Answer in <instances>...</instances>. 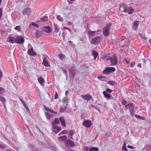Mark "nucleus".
<instances>
[{
  "label": "nucleus",
  "instance_id": "nucleus-1",
  "mask_svg": "<svg viewBox=\"0 0 151 151\" xmlns=\"http://www.w3.org/2000/svg\"><path fill=\"white\" fill-rule=\"evenodd\" d=\"M112 24L109 23L106 25V26L103 29V33L104 36L106 37L109 35V32Z\"/></svg>",
  "mask_w": 151,
  "mask_h": 151
},
{
  "label": "nucleus",
  "instance_id": "nucleus-2",
  "mask_svg": "<svg viewBox=\"0 0 151 151\" xmlns=\"http://www.w3.org/2000/svg\"><path fill=\"white\" fill-rule=\"evenodd\" d=\"M108 59V60H110L111 66L115 65L117 63V58L115 55L112 57H109Z\"/></svg>",
  "mask_w": 151,
  "mask_h": 151
},
{
  "label": "nucleus",
  "instance_id": "nucleus-3",
  "mask_svg": "<svg viewBox=\"0 0 151 151\" xmlns=\"http://www.w3.org/2000/svg\"><path fill=\"white\" fill-rule=\"evenodd\" d=\"M125 107L127 109H129V111L131 116H133L135 113V111H134V106L133 104L132 103H129L126 105Z\"/></svg>",
  "mask_w": 151,
  "mask_h": 151
},
{
  "label": "nucleus",
  "instance_id": "nucleus-4",
  "mask_svg": "<svg viewBox=\"0 0 151 151\" xmlns=\"http://www.w3.org/2000/svg\"><path fill=\"white\" fill-rule=\"evenodd\" d=\"M116 70L115 68L111 67L106 68L103 71V73L106 75H108L111 73L114 72Z\"/></svg>",
  "mask_w": 151,
  "mask_h": 151
},
{
  "label": "nucleus",
  "instance_id": "nucleus-5",
  "mask_svg": "<svg viewBox=\"0 0 151 151\" xmlns=\"http://www.w3.org/2000/svg\"><path fill=\"white\" fill-rule=\"evenodd\" d=\"M101 37L97 36L91 39V44L97 45L101 42Z\"/></svg>",
  "mask_w": 151,
  "mask_h": 151
},
{
  "label": "nucleus",
  "instance_id": "nucleus-6",
  "mask_svg": "<svg viewBox=\"0 0 151 151\" xmlns=\"http://www.w3.org/2000/svg\"><path fill=\"white\" fill-rule=\"evenodd\" d=\"M28 48H30V49H29L27 51V54L28 55H30L32 56H34L37 55V53L33 51V48L30 44H29L28 45Z\"/></svg>",
  "mask_w": 151,
  "mask_h": 151
},
{
  "label": "nucleus",
  "instance_id": "nucleus-7",
  "mask_svg": "<svg viewBox=\"0 0 151 151\" xmlns=\"http://www.w3.org/2000/svg\"><path fill=\"white\" fill-rule=\"evenodd\" d=\"M69 72L70 78H73L76 74V68L75 67H72L69 69Z\"/></svg>",
  "mask_w": 151,
  "mask_h": 151
},
{
  "label": "nucleus",
  "instance_id": "nucleus-8",
  "mask_svg": "<svg viewBox=\"0 0 151 151\" xmlns=\"http://www.w3.org/2000/svg\"><path fill=\"white\" fill-rule=\"evenodd\" d=\"M66 146L68 147H72L75 146L73 142L71 140H67L64 142Z\"/></svg>",
  "mask_w": 151,
  "mask_h": 151
},
{
  "label": "nucleus",
  "instance_id": "nucleus-9",
  "mask_svg": "<svg viewBox=\"0 0 151 151\" xmlns=\"http://www.w3.org/2000/svg\"><path fill=\"white\" fill-rule=\"evenodd\" d=\"M6 41L12 44H13L16 43L17 40L16 39V37H15L12 36H9L7 38Z\"/></svg>",
  "mask_w": 151,
  "mask_h": 151
},
{
  "label": "nucleus",
  "instance_id": "nucleus-10",
  "mask_svg": "<svg viewBox=\"0 0 151 151\" xmlns=\"http://www.w3.org/2000/svg\"><path fill=\"white\" fill-rule=\"evenodd\" d=\"M31 13V10L29 8H26L24 9L22 11V14L24 15H27L28 16H29Z\"/></svg>",
  "mask_w": 151,
  "mask_h": 151
},
{
  "label": "nucleus",
  "instance_id": "nucleus-11",
  "mask_svg": "<svg viewBox=\"0 0 151 151\" xmlns=\"http://www.w3.org/2000/svg\"><path fill=\"white\" fill-rule=\"evenodd\" d=\"M17 40L16 43L18 44H21L23 43L24 41L23 38L21 36H17L16 37Z\"/></svg>",
  "mask_w": 151,
  "mask_h": 151
},
{
  "label": "nucleus",
  "instance_id": "nucleus-12",
  "mask_svg": "<svg viewBox=\"0 0 151 151\" xmlns=\"http://www.w3.org/2000/svg\"><path fill=\"white\" fill-rule=\"evenodd\" d=\"M61 130V127L56 126H52V131L53 132L57 134Z\"/></svg>",
  "mask_w": 151,
  "mask_h": 151
},
{
  "label": "nucleus",
  "instance_id": "nucleus-13",
  "mask_svg": "<svg viewBox=\"0 0 151 151\" xmlns=\"http://www.w3.org/2000/svg\"><path fill=\"white\" fill-rule=\"evenodd\" d=\"M92 124L91 121L87 120L85 121L83 123V125L87 128L90 127Z\"/></svg>",
  "mask_w": 151,
  "mask_h": 151
},
{
  "label": "nucleus",
  "instance_id": "nucleus-14",
  "mask_svg": "<svg viewBox=\"0 0 151 151\" xmlns=\"http://www.w3.org/2000/svg\"><path fill=\"white\" fill-rule=\"evenodd\" d=\"M134 11V9L132 7L127 6L124 12H127L129 14H131L133 13Z\"/></svg>",
  "mask_w": 151,
  "mask_h": 151
},
{
  "label": "nucleus",
  "instance_id": "nucleus-15",
  "mask_svg": "<svg viewBox=\"0 0 151 151\" xmlns=\"http://www.w3.org/2000/svg\"><path fill=\"white\" fill-rule=\"evenodd\" d=\"M42 32H44L50 33L51 32V29L49 27H44L42 28Z\"/></svg>",
  "mask_w": 151,
  "mask_h": 151
},
{
  "label": "nucleus",
  "instance_id": "nucleus-16",
  "mask_svg": "<svg viewBox=\"0 0 151 151\" xmlns=\"http://www.w3.org/2000/svg\"><path fill=\"white\" fill-rule=\"evenodd\" d=\"M139 24V22L138 21H137L135 22L133 24L132 28V29L135 30L137 29L138 27Z\"/></svg>",
  "mask_w": 151,
  "mask_h": 151
},
{
  "label": "nucleus",
  "instance_id": "nucleus-17",
  "mask_svg": "<svg viewBox=\"0 0 151 151\" xmlns=\"http://www.w3.org/2000/svg\"><path fill=\"white\" fill-rule=\"evenodd\" d=\"M42 64L47 67L50 66V64L48 63L46 57H45L43 59Z\"/></svg>",
  "mask_w": 151,
  "mask_h": 151
},
{
  "label": "nucleus",
  "instance_id": "nucleus-18",
  "mask_svg": "<svg viewBox=\"0 0 151 151\" xmlns=\"http://www.w3.org/2000/svg\"><path fill=\"white\" fill-rule=\"evenodd\" d=\"M127 6L125 4H122L120 6L119 10L122 12H124Z\"/></svg>",
  "mask_w": 151,
  "mask_h": 151
},
{
  "label": "nucleus",
  "instance_id": "nucleus-19",
  "mask_svg": "<svg viewBox=\"0 0 151 151\" xmlns=\"http://www.w3.org/2000/svg\"><path fill=\"white\" fill-rule=\"evenodd\" d=\"M96 31H92L91 30L88 31V36L89 37H91L96 35Z\"/></svg>",
  "mask_w": 151,
  "mask_h": 151
},
{
  "label": "nucleus",
  "instance_id": "nucleus-20",
  "mask_svg": "<svg viewBox=\"0 0 151 151\" xmlns=\"http://www.w3.org/2000/svg\"><path fill=\"white\" fill-rule=\"evenodd\" d=\"M59 120L61 122L62 125L64 127H65V122L64 117L61 116L59 118Z\"/></svg>",
  "mask_w": 151,
  "mask_h": 151
},
{
  "label": "nucleus",
  "instance_id": "nucleus-21",
  "mask_svg": "<svg viewBox=\"0 0 151 151\" xmlns=\"http://www.w3.org/2000/svg\"><path fill=\"white\" fill-rule=\"evenodd\" d=\"M81 98L87 100H90L91 97V96L89 95H86L84 96L81 95Z\"/></svg>",
  "mask_w": 151,
  "mask_h": 151
},
{
  "label": "nucleus",
  "instance_id": "nucleus-22",
  "mask_svg": "<svg viewBox=\"0 0 151 151\" xmlns=\"http://www.w3.org/2000/svg\"><path fill=\"white\" fill-rule=\"evenodd\" d=\"M59 123V119L58 118H55L53 121L52 124V126H56L55 125H58Z\"/></svg>",
  "mask_w": 151,
  "mask_h": 151
},
{
  "label": "nucleus",
  "instance_id": "nucleus-23",
  "mask_svg": "<svg viewBox=\"0 0 151 151\" xmlns=\"http://www.w3.org/2000/svg\"><path fill=\"white\" fill-rule=\"evenodd\" d=\"M92 55L94 57L93 59L95 60L98 55V53L96 51L93 50L92 51Z\"/></svg>",
  "mask_w": 151,
  "mask_h": 151
},
{
  "label": "nucleus",
  "instance_id": "nucleus-24",
  "mask_svg": "<svg viewBox=\"0 0 151 151\" xmlns=\"http://www.w3.org/2000/svg\"><path fill=\"white\" fill-rule=\"evenodd\" d=\"M58 139L59 140L64 141L65 142L67 140V138L66 136H63L58 137Z\"/></svg>",
  "mask_w": 151,
  "mask_h": 151
},
{
  "label": "nucleus",
  "instance_id": "nucleus-25",
  "mask_svg": "<svg viewBox=\"0 0 151 151\" xmlns=\"http://www.w3.org/2000/svg\"><path fill=\"white\" fill-rule=\"evenodd\" d=\"M75 132L74 130H71L68 133L70 138L71 139H73V136L75 133Z\"/></svg>",
  "mask_w": 151,
  "mask_h": 151
},
{
  "label": "nucleus",
  "instance_id": "nucleus-26",
  "mask_svg": "<svg viewBox=\"0 0 151 151\" xmlns=\"http://www.w3.org/2000/svg\"><path fill=\"white\" fill-rule=\"evenodd\" d=\"M45 115L46 118L49 120H50L51 118L53 116L52 115L49 113L47 112H46Z\"/></svg>",
  "mask_w": 151,
  "mask_h": 151
},
{
  "label": "nucleus",
  "instance_id": "nucleus-27",
  "mask_svg": "<svg viewBox=\"0 0 151 151\" xmlns=\"http://www.w3.org/2000/svg\"><path fill=\"white\" fill-rule=\"evenodd\" d=\"M103 94L104 97L107 98L108 99H110L111 98V95L110 94H108L106 91H104L103 92Z\"/></svg>",
  "mask_w": 151,
  "mask_h": 151
},
{
  "label": "nucleus",
  "instance_id": "nucleus-28",
  "mask_svg": "<svg viewBox=\"0 0 151 151\" xmlns=\"http://www.w3.org/2000/svg\"><path fill=\"white\" fill-rule=\"evenodd\" d=\"M38 80L39 82L41 85H42V83L44 82V79L42 77V76H40L39 78H38Z\"/></svg>",
  "mask_w": 151,
  "mask_h": 151
},
{
  "label": "nucleus",
  "instance_id": "nucleus-29",
  "mask_svg": "<svg viewBox=\"0 0 151 151\" xmlns=\"http://www.w3.org/2000/svg\"><path fill=\"white\" fill-rule=\"evenodd\" d=\"M58 26L56 24H54V29L55 30V31L56 32H58L59 30V28H58Z\"/></svg>",
  "mask_w": 151,
  "mask_h": 151
},
{
  "label": "nucleus",
  "instance_id": "nucleus-30",
  "mask_svg": "<svg viewBox=\"0 0 151 151\" xmlns=\"http://www.w3.org/2000/svg\"><path fill=\"white\" fill-rule=\"evenodd\" d=\"M89 151H99V149L97 147H92L89 149Z\"/></svg>",
  "mask_w": 151,
  "mask_h": 151
},
{
  "label": "nucleus",
  "instance_id": "nucleus-31",
  "mask_svg": "<svg viewBox=\"0 0 151 151\" xmlns=\"http://www.w3.org/2000/svg\"><path fill=\"white\" fill-rule=\"evenodd\" d=\"M57 19L59 21L62 22L63 21V18L60 15L57 16L56 17Z\"/></svg>",
  "mask_w": 151,
  "mask_h": 151
},
{
  "label": "nucleus",
  "instance_id": "nucleus-32",
  "mask_svg": "<svg viewBox=\"0 0 151 151\" xmlns=\"http://www.w3.org/2000/svg\"><path fill=\"white\" fill-rule=\"evenodd\" d=\"M48 17H47L45 16L44 17H42L40 19L42 21L44 22H45V21H47L48 20Z\"/></svg>",
  "mask_w": 151,
  "mask_h": 151
},
{
  "label": "nucleus",
  "instance_id": "nucleus-33",
  "mask_svg": "<svg viewBox=\"0 0 151 151\" xmlns=\"http://www.w3.org/2000/svg\"><path fill=\"white\" fill-rule=\"evenodd\" d=\"M0 100L3 104L5 103L6 100L4 97L1 96H0Z\"/></svg>",
  "mask_w": 151,
  "mask_h": 151
},
{
  "label": "nucleus",
  "instance_id": "nucleus-34",
  "mask_svg": "<svg viewBox=\"0 0 151 151\" xmlns=\"http://www.w3.org/2000/svg\"><path fill=\"white\" fill-rule=\"evenodd\" d=\"M109 54L104 55L103 57V59L104 60L106 59L107 60H108V58L109 57Z\"/></svg>",
  "mask_w": 151,
  "mask_h": 151
},
{
  "label": "nucleus",
  "instance_id": "nucleus-35",
  "mask_svg": "<svg viewBox=\"0 0 151 151\" xmlns=\"http://www.w3.org/2000/svg\"><path fill=\"white\" fill-rule=\"evenodd\" d=\"M68 101V98L65 97L63 99V103H66Z\"/></svg>",
  "mask_w": 151,
  "mask_h": 151
},
{
  "label": "nucleus",
  "instance_id": "nucleus-36",
  "mask_svg": "<svg viewBox=\"0 0 151 151\" xmlns=\"http://www.w3.org/2000/svg\"><path fill=\"white\" fill-rule=\"evenodd\" d=\"M58 56L60 60H63L65 58V56L63 54H59L58 55Z\"/></svg>",
  "mask_w": 151,
  "mask_h": 151
},
{
  "label": "nucleus",
  "instance_id": "nucleus-37",
  "mask_svg": "<svg viewBox=\"0 0 151 151\" xmlns=\"http://www.w3.org/2000/svg\"><path fill=\"white\" fill-rule=\"evenodd\" d=\"M40 33L41 32L39 31H37L36 32V37L37 38H38L40 37Z\"/></svg>",
  "mask_w": 151,
  "mask_h": 151
},
{
  "label": "nucleus",
  "instance_id": "nucleus-38",
  "mask_svg": "<svg viewBox=\"0 0 151 151\" xmlns=\"http://www.w3.org/2000/svg\"><path fill=\"white\" fill-rule=\"evenodd\" d=\"M14 29L17 31L18 32L20 31L21 28L19 26H17L14 27Z\"/></svg>",
  "mask_w": 151,
  "mask_h": 151
},
{
  "label": "nucleus",
  "instance_id": "nucleus-39",
  "mask_svg": "<svg viewBox=\"0 0 151 151\" xmlns=\"http://www.w3.org/2000/svg\"><path fill=\"white\" fill-rule=\"evenodd\" d=\"M122 149L123 150H125V151L127 150V149L126 146V144L125 143H124L123 144V146L122 147Z\"/></svg>",
  "mask_w": 151,
  "mask_h": 151
},
{
  "label": "nucleus",
  "instance_id": "nucleus-40",
  "mask_svg": "<svg viewBox=\"0 0 151 151\" xmlns=\"http://www.w3.org/2000/svg\"><path fill=\"white\" fill-rule=\"evenodd\" d=\"M4 91L3 88L0 87V94H2Z\"/></svg>",
  "mask_w": 151,
  "mask_h": 151
},
{
  "label": "nucleus",
  "instance_id": "nucleus-41",
  "mask_svg": "<svg viewBox=\"0 0 151 151\" xmlns=\"http://www.w3.org/2000/svg\"><path fill=\"white\" fill-rule=\"evenodd\" d=\"M108 83L109 84L113 86L115 84V82L112 81H109L108 82Z\"/></svg>",
  "mask_w": 151,
  "mask_h": 151
},
{
  "label": "nucleus",
  "instance_id": "nucleus-42",
  "mask_svg": "<svg viewBox=\"0 0 151 151\" xmlns=\"http://www.w3.org/2000/svg\"><path fill=\"white\" fill-rule=\"evenodd\" d=\"M105 78V77H104V76H98L97 77V78L99 80H101V81H103L104 80L101 79L102 78Z\"/></svg>",
  "mask_w": 151,
  "mask_h": 151
},
{
  "label": "nucleus",
  "instance_id": "nucleus-43",
  "mask_svg": "<svg viewBox=\"0 0 151 151\" xmlns=\"http://www.w3.org/2000/svg\"><path fill=\"white\" fill-rule=\"evenodd\" d=\"M67 130H65L62 131L60 134V135L62 134H65L66 133Z\"/></svg>",
  "mask_w": 151,
  "mask_h": 151
},
{
  "label": "nucleus",
  "instance_id": "nucleus-44",
  "mask_svg": "<svg viewBox=\"0 0 151 151\" xmlns=\"http://www.w3.org/2000/svg\"><path fill=\"white\" fill-rule=\"evenodd\" d=\"M44 108L45 109V110L47 111H49L50 109V108H49L48 107H47V106H44Z\"/></svg>",
  "mask_w": 151,
  "mask_h": 151
},
{
  "label": "nucleus",
  "instance_id": "nucleus-45",
  "mask_svg": "<svg viewBox=\"0 0 151 151\" xmlns=\"http://www.w3.org/2000/svg\"><path fill=\"white\" fill-rule=\"evenodd\" d=\"M122 103L123 105H125L127 104V102L124 99H123L122 101Z\"/></svg>",
  "mask_w": 151,
  "mask_h": 151
},
{
  "label": "nucleus",
  "instance_id": "nucleus-46",
  "mask_svg": "<svg viewBox=\"0 0 151 151\" xmlns=\"http://www.w3.org/2000/svg\"><path fill=\"white\" fill-rule=\"evenodd\" d=\"M105 91L106 92H107L109 93H111L112 91V90L111 89L109 88H107L106 89Z\"/></svg>",
  "mask_w": 151,
  "mask_h": 151
},
{
  "label": "nucleus",
  "instance_id": "nucleus-47",
  "mask_svg": "<svg viewBox=\"0 0 151 151\" xmlns=\"http://www.w3.org/2000/svg\"><path fill=\"white\" fill-rule=\"evenodd\" d=\"M2 10L3 9L2 8H0V18L2 16Z\"/></svg>",
  "mask_w": 151,
  "mask_h": 151
},
{
  "label": "nucleus",
  "instance_id": "nucleus-48",
  "mask_svg": "<svg viewBox=\"0 0 151 151\" xmlns=\"http://www.w3.org/2000/svg\"><path fill=\"white\" fill-rule=\"evenodd\" d=\"M58 98V94L57 92H56L55 95V97H54L55 99H57Z\"/></svg>",
  "mask_w": 151,
  "mask_h": 151
},
{
  "label": "nucleus",
  "instance_id": "nucleus-49",
  "mask_svg": "<svg viewBox=\"0 0 151 151\" xmlns=\"http://www.w3.org/2000/svg\"><path fill=\"white\" fill-rule=\"evenodd\" d=\"M135 116L136 117L137 119H143V117H142L141 116H140L138 115H135Z\"/></svg>",
  "mask_w": 151,
  "mask_h": 151
},
{
  "label": "nucleus",
  "instance_id": "nucleus-50",
  "mask_svg": "<svg viewBox=\"0 0 151 151\" xmlns=\"http://www.w3.org/2000/svg\"><path fill=\"white\" fill-rule=\"evenodd\" d=\"M31 24H32V26H34V27H37V28H38V27H39L38 25H37V24H35V23H34V22L32 23Z\"/></svg>",
  "mask_w": 151,
  "mask_h": 151
},
{
  "label": "nucleus",
  "instance_id": "nucleus-51",
  "mask_svg": "<svg viewBox=\"0 0 151 151\" xmlns=\"http://www.w3.org/2000/svg\"><path fill=\"white\" fill-rule=\"evenodd\" d=\"M50 112H51L52 113H54V114H57V112H55V111H54L53 109H50V110L49 111Z\"/></svg>",
  "mask_w": 151,
  "mask_h": 151
},
{
  "label": "nucleus",
  "instance_id": "nucleus-52",
  "mask_svg": "<svg viewBox=\"0 0 151 151\" xmlns=\"http://www.w3.org/2000/svg\"><path fill=\"white\" fill-rule=\"evenodd\" d=\"M23 105L24 106V107L25 108H26V109L27 110V111H29V108L26 105V104H25V103L24 104H23Z\"/></svg>",
  "mask_w": 151,
  "mask_h": 151
},
{
  "label": "nucleus",
  "instance_id": "nucleus-53",
  "mask_svg": "<svg viewBox=\"0 0 151 151\" xmlns=\"http://www.w3.org/2000/svg\"><path fill=\"white\" fill-rule=\"evenodd\" d=\"M135 63L134 62H132L130 63V65L132 67H133L135 65Z\"/></svg>",
  "mask_w": 151,
  "mask_h": 151
},
{
  "label": "nucleus",
  "instance_id": "nucleus-54",
  "mask_svg": "<svg viewBox=\"0 0 151 151\" xmlns=\"http://www.w3.org/2000/svg\"><path fill=\"white\" fill-rule=\"evenodd\" d=\"M65 109L61 107L60 109V112L61 113L63 112L64 111H65Z\"/></svg>",
  "mask_w": 151,
  "mask_h": 151
},
{
  "label": "nucleus",
  "instance_id": "nucleus-55",
  "mask_svg": "<svg viewBox=\"0 0 151 151\" xmlns=\"http://www.w3.org/2000/svg\"><path fill=\"white\" fill-rule=\"evenodd\" d=\"M3 76V73L2 72L0 71V81H1V78Z\"/></svg>",
  "mask_w": 151,
  "mask_h": 151
},
{
  "label": "nucleus",
  "instance_id": "nucleus-56",
  "mask_svg": "<svg viewBox=\"0 0 151 151\" xmlns=\"http://www.w3.org/2000/svg\"><path fill=\"white\" fill-rule=\"evenodd\" d=\"M19 99L20 100V101L22 102L23 104H24L25 103L24 101L21 98H19Z\"/></svg>",
  "mask_w": 151,
  "mask_h": 151
},
{
  "label": "nucleus",
  "instance_id": "nucleus-57",
  "mask_svg": "<svg viewBox=\"0 0 151 151\" xmlns=\"http://www.w3.org/2000/svg\"><path fill=\"white\" fill-rule=\"evenodd\" d=\"M125 61L127 64H128L130 63V61L129 60L125 59Z\"/></svg>",
  "mask_w": 151,
  "mask_h": 151
},
{
  "label": "nucleus",
  "instance_id": "nucleus-58",
  "mask_svg": "<svg viewBox=\"0 0 151 151\" xmlns=\"http://www.w3.org/2000/svg\"><path fill=\"white\" fill-rule=\"evenodd\" d=\"M5 147L3 145L0 144V149H3Z\"/></svg>",
  "mask_w": 151,
  "mask_h": 151
},
{
  "label": "nucleus",
  "instance_id": "nucleus-59",
  "mask_svg": "<svg viewBox=\"0 0 151 151\" xmlns=\"http://www.w3.org/2000/svg\"><path fill=\"white\" fill-rule=\"evenodd\" d=\"M127 147L129 148L132 149H133L134 148V147L133 146H131L129 145H127Z\"/></svg>",
  "mask_w": 151,
  "mask_h": 151
},
{
  "label": "nucleus",
  "instance_id": "nucleus-60",
  "mask_svg": "<svg viewBox=\"0 0 151 151\" xmlns=\"http://www.w3.org/2000/svg\"><path fill=\"white\" fill-rule=\"evenodd\" d=\"M63 29H67V30H68L70 32H71V30H70V29H69V28H67L66 27H63Z\"/></svg>",
  "mask_w": 151,
  "mask_h": 151
},
{
  "label": "nucleus",
  "instance_id": "nucleus-61",
  "mask_svg": "<svg viewBox=\"0 0 151 151\" xmlns=\"http://www.w3.org/2000/svg\"><path fill=\"white\" fill-rule=\"evenodd\" d=\"M63 73L66 75H67V72L66 70L65 69H63Z\"/></svg>",
  "mask_w": 151,
  "mask_h": 151
},
{
  "label": "nucleus",
  "instance_id": "nucleus-62",
  "mask_svg": "<svg viewBox=\"0 0 151 151\" xmlns=\"http://www.w3.org/2000/svg\"><path fill=\"white\" fill-rule=\"evenodd\" d=\"M69 93V92L68 91H66L65 92V95L66 96H67V95Z\"/></svg>",
  "mask_w": 151,
  "mask_h": 151
},
{
  "label": "nucleus",
  "instance_id": "nucleus-63",
  "mask_svg": "<svg viewBox=\"0 0 151 151\" xmlns=\"http://www.w3.org/2000/svg\"><path fill=\"white\" fill-rule=\"evenodd\" d=\"M137 66L138 67H139L140 68H141V64L140 63H139V64L138 65H137Z\"/></svg>",
  "mask_w": 151,
  "mask_h": 151
},
{
  "label": "nucleus",
  "instance_id": "nucleus-64",
  "mask_svg": "<svg viewBox=\"0 0 151 151\" xmlns=\"http://www.w3.org/2000/svg\"><path fill=\"white\" fill-rule=\"evenodd\" d=\"M4 32V31H3V30H1V34L3 33Z\"/></svg>",
  "mask_w": 151,
  "mask_h": 151
}]
</instances>
